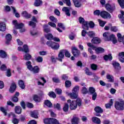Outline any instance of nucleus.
<instances>
[{
    "label": "nucleus",
    "instance_id": "obj_1",
    "mask_svg": "<svg viewBox=\"0 0 124 124\" xmlns=\"http://www.w3.org/2000/svg\"><path fill=\"white\" fill-rule=\"evenodd\" d=\"M68 103H70L69 108L70 110H75L77 108V106H81L82 105V101L80 98H78L77 101H72L69 99L67 101Z\"/></svg>",
    "mask_w": 124,
    "mask_h": 124
},
{
    "label": "nucleus",
    "instance_id": "obj_2",
    "mask_svg": "<svg viewBox=\"0 0 124 124\" xmlns=\"http://www.w3.org/2000/svg\"><path fill=\"white\" fill-rule=\"evenodd\" d=\"M26 64L27 66V68L30 71H32L34 73H38L39 72V67L37 66L32 67L31 65V61H28L26 62Z\"/></svg>",
    "mask_w": 124,
    "mask_h": 124
},
{
    "label": "nucleus",
    "instance_id": "obj_3",
    "mask_svg": "<svg viewBox=\"0 0 124 124\" xmlns=\"http://www.w3.org/2000/svg\"><path fill=\"white\" fill-rule=\"evenodd\" d=\"M115 107L116 110H123L124 109V101L121 100L120 101H116L115 102Z\"/></svg>",
    "mask_w": 124,
    "mask_h": 124
},
{
    "label": "nucleus",
    "instance_id": "obj_4",
    "mask_svg": "<svg viewBox=\"0 0 124 124\" xmlns=\"http://www.w3.org/2000/svg\"><path fill=\"white\" fill-rule=\"evenodd\" d=\"M78 21L80 24L82 25V29L85 31H89V26H88V21H85V19L82 17H79Z\"/></svg>",
    "mask_w": 124,
    "mask_h": 124
},
{
    "label": "nucleus",
    "instance_id": "obj_5",
    "mask_svg": "<svg viewBox=\"0 0 124 124\" xmlns=\"http://www.w3.org/2000/svg\"><path fill=\"white\" fill-rule=\"evenodd\" d=\"M47 46L49 47H51L53 50H58L60 48V44L59 43H56L52 41H49L47 42Z\"/></svg>",
    "mask_w": 124,
    "mask_h": 124
},
{
    "label": "nucleus",
    "instance_id": "obj_6",
    "mask_svg": "<svg viewBox=\"0 0 124 124\" xmlns=\"http://www.w3.org/2000/svg\"><path fill=\"white\" fill-rule=\"evenodd\" d=\"M89 93L90 94H92V99L95 100L97 96V93L95 92V89L93 87H90L89 88Z\"/></svg>",
    "mask_w": 124,
    "mask_h": 124
},
{
    "label": "nucleus",
    "instance_id": "obj_7",
    "mask_svg": "<svg viewBox=\"0 0 124 124\" xmlns=\"http://www.w3.org/2000/svg\"><path fill=\"white\" fill-rule=\"evenodd\" d=\"M72 53L74 57H76V58H77V57H79L80 54V50L75 46L72 47Z\"/></svg>",
    "mask_w": 124,
    "mask_h": 124
},
{
    "label": "nucleus",
    "instance_id": "obj_8",
    "mask_svg": "<svg viewBox=\"0 0 124 124\" xmlns=\"http://www.w3.org/2000/svg\"><path fill=\"white\" fill-rule=\"evenodd\" d=\"M100 16L102 18H104V19H108H108H110L111 18V15L105 11L101 12Z\"/></svg>",
    "mask_w": 124,
    "mask_h": 124
},
{
    "label": "nucleus",
    "instance_id": "obj_9",
    "mask_svg": "<svg viewBox=\"0 0 124 124\" xmlns=\"http://www.w3.org/2000/svg\"><path fill=\"white\" fill-rule=\"evenodd\" d=\"M13 24L14 25L16 29H23L24 28V24L23 23H18V21L17 20H15L13 21Z\"/></svg>",
    "mask_w": 124,
    "mask_h": 124
},
{
    "label": "nucleus",
    "instance_id": "obj_10",
    "mask_svg": "<svg viewBox=\"0 0 124 124\" xmlns=\"http://www.w3.org/2000/svg\"><path fill=\"white\" fill-rule=\"evenodd\" d=\"M43 95V93L41 92V94H39L38 95L35 94L33 96V100L35 102H40V100H41V96Z\"/></svg>",
    "mask_w": 124,
    "mask_h": 124
},
{
    "label": "nucleus",
    "instance_id": "obj_11",
    "mask_svg": "<svg viewBox=\"0 0 124 124\" xmlns=\"http://www.w3.org/2000/svg\"><path fill=\"white\" fill-rule=\"evenodd\" d=\"M64 49H62L60 51L59 53L58 54V58L57 60L60 61V62H62V59L64 58Z\"/></svg>",
    "mask_w": 124,
    "mask_h": 124
},
{
    "label": "nucleus",
    "instance_id": "obj_12",
    "mask_svg": "<svg viewBox=\"0 0 124 124\" xmlns=\"http://www.w3.org/2000/svg\"><path fill=\"white\" fill-rule=\"evenodd\" d=\"M16 88L17 85H16V83L15 82L12 83L9 89V92L11 93H13L16 90Z\"/></svg>",
    "mask_w": 124,
    "mask_h": 124
},
{
    "label": "nucleus",
    "instance_id": "obj_13",
    "mask_svg": "<svg viewBox=\"0 0 124 124\" xmlns=\"http://www.w3.org/2000/svg\"><path fill=\"white\" fill-rule=\"evenodd\" d=\"M66 93L67 94V95L70 96V98L71 99H76L77 97H78V94L77 93H75L74 92H73L72 93H69L68 92H66Z\"/></svg>",
    "mask_w": 124,
    "mask_h": 124
},
{
    "label": "nucleus",
    "instance_id": "obj_14",
    "mask_svg": "<svg viewBox=\"0 0 124 124\" xmlns=\"http://www.w3.org/2000/svg\"><path fill=\"white\" fill-rule=\"evenodd\" d=\"M105 6L107 10L110 13H112L115 10V7L111 6V5L109 3H107Z\"/></svg>",
    "mask_w": 124,
    "mask_h": 124
},
{
    "label": "nucleus",
    "instance_id": "obj_15",
    "mask_svg": "<svg viewBox=\"0 0 124 124\" xmlns=\"http://www.w3.org/2000/svg\"><path fill=\"white\" fill-rule=\"evenodd\" d=\"M112 64L114 67L116 71H119V70H121V68H122L121 67V65H120V63L117 62H113Z\"/></svg>",
    "mask_w": 124,
    "mask_h": 124
},
{
    "label": "nucleus",
    "instance_id": "obj_16",
    "mask_svg": "<svg viewBox=\"0 0 124 124\" xmlns=\"http://www.w3.org/2000/svg\"><path fill=\"white\" fill-rule=\"evenodd\" d=\"M15 112L16 114L20 115L22 113V107L20 106H16L15 107Z\"/></svg>",
    "mask_w": 124,
    "mask_h": 124
},
{
    "label": "nucleus",
    "instance_id": "obj_17",
    "mask_svg": "<svg viewBox=\"0 0 124 124\" xmlns=\"http://www.w3.org/2000/svg\"><path fill=\"white\" fill-rule=\"evenodd\" d=\"M21 15L26 19H30V18H31V15L30 14H29L26 11H23L21 13Z\"/></svg>",
    "mask_w": 124,
    "mask_h": 124
},
{
    "label": "nucleus",
    "instance_id": "obj_18",
    "mask_svg": "<svg viewBox=\"0 0 124 124\" xmlns=\"http://www.w3.org/2000/svg\"><path fill=\"white\" fill-rule=\"evenodd\" d=\"M20 95V93L19 92H16L14 96L12 97V101H13V102H18L19 101V98H18V96Z\"/></svg>",
    "mask_w": 124,
    "mask_h": 124
},
{
    "label": "nucleus",
    "instance_id": "obj_19",
    "mask_svg": "<svg viewBox=\"0 0 124 124\" xmlns=\"http://www.w3.org/2000/svg\"><path fill=\"white\" fill-rule=\"evenodd\" d=\"M39 113L37 110H34L31 112V116L32 118L34 119H38Z\"/></svg>",
    "mask_w": 124,
    "mask_h": 124
},
{
    "label": "nucleus",
    "instance_id": "obj_20",
    "mask_svg": "<svg viewBox=\"0 0 124 124\" xmlns=\"http://www.w3.org/2000/svg\"><path fill=\"white\" fill-rule=\"evenodd\" d=\"M72 124H79V118L78 117H76V115H75L71 120Z\"/></svg>",
    "mask_w": 124,
    "mask_h": 124
},
{
    "label": "nucleus",
    "instance_id": "obj_21",
    "mask_svg": "<svg viewBox=\"0 0 124 124\" xmlns=\"http://www.w3.org/2000/svg\"><path fill=\"white\" fill-rule=\"evenodd\" d=\"M5 38L6 40V44H7V45H9L12 39V36H11V34H8L6 35Z\"/></svg>",
    "mask_w": 124,
    "mask_h": 124
},
{
    "label": "nucleus",
    "instance_id": "obj_22",
    "mask_svg": "<svg viewBox=\"0 0 124 124\" xmlns=\"http://www.w3.org/2000/svg\"><path fill=\"white\" fill-rule=\"evenodd\" d=\"M82 0H73V2L76 7H81L82 4L81 3Z\"/></svg>",
    "mask_w": 124,
    "mask_h": 124
},
{
    "label": "nucleus",
    "instance_id": "obj_23",
    "mask_svg": "<svg viewBox=\"0 0 124 124\" xmlns=\"http://www.w3.org/2000/svg\"><path fill=\"white\" fill-rule=\"evenodd\" d=\"M119 60L121 62H124V52H122L118 54Z\"/></svg>",
    "mask_w": 124,
    "mask_h": 124
},
{
    "label": "nucleus",
    "instance_id": "obj_24",
    "mask_svg": "<svg viewBox=\"0 0 124 124\" xmlns=\"http://www.w3.org/2000/svg\"><path fill=\"white\" fill-rule=\"evenodd\" d=\"M18 86H19L21 89L24 90V89L26 88V85H25V82H24V80L19 79L18 80Z\"/></svg>",
    "mask_w": 124,
    "mask_h": 124
},
{
    "label": "nucleus",
    "instance_id": "obj_25",
    "mask_svg": "<svg viewBox=\"0 0 124 124\" xmlns=\"http://www.w3.org/2000/svg\"><path fill=\"white\" fill-rule=\"evenodd\" d=\"M103 36L105 41H110L109 36H110V33L106 32L103 33Z\"/></svg>",
    "mask_w": 124,
    "mask_h": 124
},
{
    "label": "nucleus",
    "instance_id": "obj_26",
    "mask_svg": "<svg viewBox=\"0 0 124 124\" xmlns=\"http://www.w3.org/2000/svg\"><path fill=\"white\" fill-rule=\"evenodd\" d=\"M91 42L93 44H99L100 43V40L98 37H94L91 40Z\"/></svg>",
    "mask_w": 124,
    "mask_h": 124
},
{
    "label": "nucleus",
    "instance_id": "obj_27",
    "mask_svg": "<svg viewBox=\"0 0 124 124\" xmlns=\"http://www.w3.org/2000/svg\"><path fill=\"white\" fill-rule=\"evenodd\" d=\"M0 57L2 59H4L7 57V53L3 50H0Z\"/></svg>",
    "mask_w": 124,
    "mask_h": 124
},
{
    "label": "nucleus",
    "instance_id": "obj_28",
    "mask_svg": "<svg viewBox=\"0 0 124 124\" xmlns=\"http://www.w3.org/2000/svg\"><path fill=\"white\" fill-rule=\"evenodd\" d=\"M94 110L96 113H98V114H102L103 113V109L100 107H96Z\"/></svg>",
    "mask_w": 124,
    "mask_h": 124
},
{
    "label": "nucleus",
    "instance_id": "obj_29",
    "mask_svg": "<svg viewBox=\"0 0 124 124\" xmlns=\"http://www.w3.org/2000/svg\"><path fill=\"white\" fill-rule=\"evenodd\" d=\"M62 11L65 12V15L67 16H70V13H69V8L66 7H64L62 9Z\"/></svg>",
    "mask_w": 124,
    "mask_h": 124
},
{
    "label": "nucleus",
    "instance_id": "obj_30",
    "mask_svg": "<svg viewBox=\"0 0 124 124\" xmlns=\"http://www.w3.org/2000/svg\"><path fill=\"white\" fill-rule=\"evenodd\" d=\"M92 122L95 124H99L100 123H101L100 119L96 117H92Z\"/></svg>",
    "mask_w": 124,
    "mask_h": 124
},
{
    "label": "nucleus",
    "instance_id": "obj_31",
    "mask_svg": "<svg viewBox=\"0 0 124 124\" xmlns=\"http://www.w3.org/2000/svg\"><path fill=\"white\" fill-rule=\"evenodd\" d=\"M6 30V26L4 23H0V31H5Z\"/></svg>",
    "mask_w": 124,
    "mask_h": 124
},
{
    "label": "nucleus",
    "instance_id": "obj_32",
    "mask_svg": "<svg viewBox=\"0 0 124 124\" xmlns=\"http://www.w3.org/2000/svg\"><path fill=\"white\" fill-rule=\"evenodd\" d=\"M34 6L38 7L42 5V1L41 0H35L34 2Z\"/></svg>",
    "mask_w": 124,
    "mask_h": 124
},
{
    "label": "nucleus",
    "instance_id": "obj_33",
    "mask_svg": "<svg viewBox=\"0 0 124 124\" xmlns=\"http://www.w3.org/2000/svg\"><path fill=\"white\" fill-rule=\"evenodd\" d=\"M31 54L27 53L24 56H23V60L25 61H30V60H31Z\"/></svg>",
    "mask_w": 124,
    "mask_h": 124
},
{
    "label": "nucleus",
    "instance_id": "obj_34",
    "mask_svg": "<svg viewBox=\"0 0 124 124\" xmlns=\"http://www.w3.org/2000/svg\"><path fill=\"white\" fill-rule=\"evenodd\" d=\"M95 51L97 54H99V53H104L105 50L102 47H96Z\"/></svg>",
    "mask_w": 124,
    "mask_h": 124
},
{
    "label": "nucleus",
    "instance_id": "obj_35",
    "mask_svg": "<svg viewBox=\"0 0 124 124\" xmlns=\"http://www.w3.org/2000/svg\"><path fill=\"white\" fill-rule=\"evenodd\" d=\"M112 59L113 57H112V55H106L104 56V60H105V61H108V60H109V61H112Z\"/></svg>",
    "mask_w": 124,
    "mask_h": 124
},
{
    "label": "nucleus",
    "instance_id": "obj_36",
    "mask_svg": "<svg viewBox=\"0 0 124 124\" xmlns=\"http://www.w3.org/2000/svg\"><path fill=\"white\" fill-rule=\"evenodd\" d=\"M112 105H113V99H111L109 103L105 105V107L107 108H110Z\"/></svg>",
    "mask_w": 124,
    "mask_h": 124
},
{
    "label": "nucleus",
    "instance_id": "obj_37",
    "mask_svg": "<svg viewBox=\"0 0 124 124\" xmlns=\"http://www.w3.org/2000/svg\"><path fill=\"white\" fill-rule=\"evenodd\" d=\"M22 52H24L25 53H29L30 52V50L29 49V47L27 45H24L23 46Z\"/></svg>",
    "mask_w": 124,
    "mask_h": 124
},
{
    "label": "nucleus",
    "instance_id": "obj_38",
    "mask_svg": "<svg viewBox=\"0 0 124 124\" xmlns=\"http://www.w3.org/2000/svg\"><path fill=\"white\" fill-rule=\"evenodd\" d=\"M98 21L99 23V25L100 26V27H104V26H105V24H106V22L104 21L103 20H102L100 19H98Z\"/></svg>",
    "mask_w": 124,
    "mask_h": 124
},
{
    "label": "nucleus",
    "instance_id": "obj_39",
    "mask_svg": "<svg viewBox=\"0 0 124 124\" xmlns=\"http://www.w3.org/2000/svg\"><path fill=\"white\" fill-rule=\"evenodd\" d=\"M68 109H69V105L67 103H65L63 108V111L64 112H68Z\"/></svg>",
    "mask_w": 124,
    "mask_h": 124
},
{
    "label": "nucleus",
    "instance_id": "obj_40",
    "mask_svg": "<svg viewBox=\"0 0 124 124\" xmlns=\"http://www.w3.org/2000/svg\"><path fill=\"white\" fill-rule=\"evenodd\" d=\"M48 95L50 97H52V98H56L57 97V95L54 92H50L48 93Z\"/></svg>",
    "mask_w": 124,
    "mask_h": 124
},
{
    "label": "nucleus",
    "instance_id": "obj_41",
    "mask_svg": "<svg viewBox=\"0 0 124 124\" xmlns=\"http://www.w3.org/2000/svg\"><path fill=\"white\" fill-rule=\"evenodd\" d=\"M0 110L1 112L3 113L4 116H6V115H7V110H6V109L4 108L3 107H0Z\"/></svg>",
    "mask_w": 124,
    "mask_h": 124
},
{
    "label": "nucleus",
    "instance_id": "obj_42",
    "mask_svg": "<svg viewBox=\"0 0 124 124\" xmlns=\"http://www.w3.org/2000/svg\"><path fill=\"white\" fill-rule=\"evenodd\" d=\"M117 0L121 8H124V0Z\"/></svg>",
    "mask_w": 124,
    "mask_h": 124
},
{
    "label": "nucleus",
    "instance_id": "obj_43",
    "mask_svg": "<svg viewBox=\"0 0 124 124\" xmlns=\"http://www.w3.org/2000/svg\"><path fill=\"white\" fill-rule=\"evenodd\" d=\"M49 19L53 23H57V22H58V19H57V18L55 17L54 16H50L49 17Z\"/></svg>",
    "mask_w": 124,
    "mask_h": 124
},
{
    "label": "nucleus",
    "instance_id": "obj_44",
    "mask_svg": "<svg viewBox=\"0 0 124 124\" xmlns=\"http://www.w3.org/2000/svg\"><path fill=\"white\" fill-rule=\"evenodd\" d=\"M85 72L87 75H88L89 76L93 75V73L90 71V70L87 67L85 68Z\"/></svg>",
    "mask_w": 124,
    "mask_h": 124
},
{
    "label": "nucleus",
    "instance_id": "obj_45",
    "mask_svg": "<svg viewBox=\"0 0 124 124\" xmlns=\"http://www.w3.org/2000/svg\"><path fill=\"white\" fill-rule=\"evenodd\" d=\"M71 86V81L69 80H66L65 82V87L66 88H70Z\"/></svg>",
    "mask_w": 124,
    "mask_h": 124
},
{
    "label": "nucleus",
    "instance_id": "obj_46",
    "mask_svg": "<svg viewBox=\"0 0 124 124\" xmlns=\"http://www.w3.org/2000/svg\"><path fill=\"white\" fill-rule=\"evenodd\" d=\"M91 68L92 69V70H97V65L93 63L91 64Z\"/></svg>",
    "mask_w": 124,
    "mask_h": 124
},
{
    "label": "nucleus",
    "instance_id": "obj_47",
    "mask_svg": "<svg viewBox=\"0 0 124 124\" xmlns=\"http://www.w3.org/2000/svg\"><path fill=\"white\" fill-rule=\"evenodd\" d=\"M64 3H65L67 6H71V2L70 0H62Z\"/></svg>",
    "mask_w": 124,
    "mask_h": 124
},
{
    "label": "nucleus",
    "instance_id": "obj_48",
    "mask_svg": "<svg viewBox=\"0 0 124 124\" xmlns=\"http://www.w3.org/2000/svg\"><path fill=\"white\" fill-rule=\"evenodd\" d=\"M11 8L12 9H13L14 13H15L16 17L17 18H19V17H20V15L19 14V13H16V9H15V8L13 6H11Z\"/></svg>",
    "mask_w": 124,
    "mask_h": 124
},
{
    "label": "nucleus",
    "instance_id": "obj_49",
    "mask_svg": "<svg viewBox=\"0 0 124 124\" xmlns=\"http://www.w3.org/2000/svg\"><path fill=\"white\" fill-rule=\"evenodd\" d=\"M107 79L109 80V82H114V79H113V76L109 74H108L107 75Z\"/></svg>",
    "mask_w": 124,
    "mask_h": 124
},
{
    "label": "nucleus",
    "instance_id": "obj_50",
    "mask_svg": "<svg viewBox=\"0 0 124 124\" xmlns=\"http://www.w3.org/2000/svg\"><path fill=\"white\" fill-rule=\"evenodd\" d=\"M81 93L83 94H87V93H88V89L86 88V87H82Z\"/></svg>",
    "mask_w": 124,
    "mask_h": 124
},
{
    "label": "nucleus",
    "instance_id": "obj_51",
    "mask_svg": "<svg viewBox=\"0 0 124 124\" xmlns=\"http://www.w3.org/2000/svg\"><path fill=\"white\" fill-rule=\"evenodd\" d=\"M54 109H57V110H61V104L59 103H57V104H54Z\"/></svg>",
    "mask_w": 124,
    "mask_h": 124
},
{
    "label": "nucleus",
    "instance_id": "obj_52",
    "mask_svg": "<svg viewBox=\"0 0 124 124\" xmlns=\"http://www.w3.org/2000/svg\"><path fill=\"white\" fill-rule=\"evenodd\" d=\"M48 25L50 27H51V28H54L55 29H57V25L55 24V23L53 22H51V21L49 22L48 23Z\"/></svg>",
    "mask_w": 124,
    "mask_h": 124
},
{
    "label": "nucleus",
    "instance_id": "obj_53",
    "mask_svg": "<svg viewBox=\"0 0 124 124\" xmlns=\"http://www.w3.org/2000/svg\"><path fill=\"white\" fill-rule=\"evenodd\" d=\"M87 34L91 38H93V36H94V32L93 31H89V32H87Z\"/></svg>",
    "mask_w": 124,
    "mask_h": 124
},
{
    "label": "nucleus",
    "instance_id": "obj_54",
    "mask_svg": "<svg viewBox=\"0 0 124 124\" xmlns=\"http://www.w3.org/2000/svg\"><path fill=\"white\" fill-rule=\"evenodd\" d=\"M40 79H41V80H42L43 81L44 83H42L41 82L39 81L38 82V85H40L41 86H44V84H45V83H46V80H45L44 78H41Z\"/></svg>",
    "mask_w": 124,
    "mask_h": 124
},
{
    "label": "nucleus",
    "instance_id": "obj_55",
    "mask_svg": "<svg viewBox=\"0 0 124 124\" xmlns=\"http://www.w3.org/2000/svg\"><path fill=\"white\" fill-rule=\"evenodd\" d=\"M73 93H76L78 94V92H79V86H77L75 87L73 89Z\"/></svg>",
    "mask_w": 124,
    "mask_h": 124
},
{
    "label": "nucleus",
    "instance_id": "obj_56",
    "mask_svg": "<svg viewBox=\"0 0 124 124\" xmlns=\"http://www.w3.org/2000/svg\"><path fill=\"white\" fill-rule=\"evenodd\" d=\"M49 112H50V115L52 118H56V117H57V114H56V113H55V112H54L52 109H50Z\"/></svg>",
    "mask_w": 124,
    "mask_h": 124
},
{
    "label": "nucleus",
    "instance_id": "obj_57",
    "mask_svg": "<svg viewBox=\"0 0 124 124\" xmlns=\"http://www.w3.org/2000/svg\"><path fill=\"white\" fill-rule=\"evenodd\" d=\"M110 30L111 31H114L115 32L119 31V29H118V28L116 26L111 27Z\"/></svg>",
    "mask_w": 124,
    "mask_h": 124
},
{
    "label": "nucleus",
    "instance_id": "obj_58",
    "mask_svg": "<svg viewBox=\"0 0 124 124\" xmlns=\"http://www.w3.org/2000/svg\"><path fill=\"white\" fill-rule=\"evenodd\" d=\"M54 38L53 35L51 33H48L47 34V39L48 40H52L53 38Z\"/></svg>",
    "mask_w": 124,
    "mask_h": 124
},
{
    "label": "nucleus",
    "instance_id": "obj_59",
    "mask_svg": "<svg viewBox=\"0 0 124 124\" xmlns=\"http://www.w3.org/2000/svg\"><path fill=\"white\" fill-rule=\"evenodd\" d=\"M64 53H65V57H66L67 58H70V56H71L70 53H69V52L67 51V50L64 49Z\"/></svg>",
    "mask_w": 124,
    "mask_h": 124
},
{
    "label": "nucleus",
    "instance_id": "obj_60",
    "mask_svg": "<svg viewBox=\"0 0 124 124\" xmlns=\"http://www.w3.org/2000/svg\"><path fill=\"white\" fill-rule=\"evenodd\" d=\"M29 26H31L32 28H35L36 27V23L33 21H29Z\"/></svg>",
    "mask_w": 124,
    "mask_h": 124
},
{
    "label": "nucleus",
    "instance_id": "obj_61",
    "mask_svg": "<svg viewBox=\"0 0 124 124\" xmlns=\"http://www.w3.org/2000/svg\"><path fill=\"white\" fill-rule=\"evenodd\" d=\"M12 123L14 124H19V119L16 118H13Z\"/></svg>",
    "mask_w": 124,
    "mask_h": 124
},
{
    "label": "nucleus",
    "instance_id": "obj_62",
    "mask_svg": "<svg viewBox=\"0 0 124 124\" xmlns=\"http://www.w3.org/2000/svg\"><path fill=\"white\" fill-rule=\"evenodd\" d=\"M88 25L91 29H93V28H94V23H93L92 21H90Z\"/></svg>",
    "mask_w": 124,
    "mask_h": 124
},
{
    "label": "nucleus",
    "instance_id": "obj_63",
    "mask_svg": "<svg viewBox=\"0 0 124 124\" xmlns=\"http://www.w3.org/2000/svg\"><path fill=\"white\" fill-rule=\"evenodd\" d=\"M43 61V58L42 57L39 56L36 59V62H42V61Z\"/></svg>",
    "mask_w": 124,
    "mask_h": 124
},
{
    "label": "nucleus",
    "instance_id": "obj_64",
    "mask_svg": "<svg viewBox=\"0 0 124 124\" xmlns=\"http://www.w3.org/2000/svg\"><path fill=\"white\" fill-rule=\"evenodd\" d=\"M62 91L61 89L58 88L55 89V92L56 93H57V94H62Z\"/></svg>",
    "mask_w": 124,
    "mask_h": 124
}]
</instances>
